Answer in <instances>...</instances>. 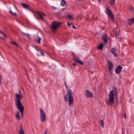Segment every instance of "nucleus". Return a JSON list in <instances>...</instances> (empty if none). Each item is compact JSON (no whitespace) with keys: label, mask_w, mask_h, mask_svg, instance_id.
<instances>
[{"label":"nucleus","mask_w":134,"mask_h":134,"mask_svg":"<svg viewBox=\"0 0 134 134\" xmlns=\"http://www.w3.org/2000/svg\"><path fill=\"white\" fill-rule=\"evenodd\" d=\"M26 36L29 39H30V37H29V34H26Z\"/></svg>","instance_id":"7c9ffc66"},{"label":"nucleus","mask_w":134,"mask_h":134,"mask_svg":"<svg viewBox=\"0 0 134 134\" xmlns=\"http://www.w3.org/2000/svg\"><path fill=\"white\" fill-rule=\"evenodd\" d=\"M15 117L18 120H19L20 119V117L18 111L17 112V113L15 115Z\"/></svg>","instance_id":"a211bd4d"},{"label":"nucleus","mask_w":134,"mask_h":134,"mask_svg":"<svg viewBox=\"0 0 134 134\" xmlns=\"http://www.w3.org/2000/svg\"><path fill=\"white\" fill-rule=\"evenodd\" d=\"M40 114L41 120L42 122H44L46 120V117L45 113L41 108L40 109Z\"/></svg>","instance_id":"39448f33"},{"label":"nucleus","mask_w":134,"mask_h":134,"mask_svg":"<svg viewBox=\"0 0 134 134\" xmlns=\"http://www.w3.org/2000/svg\"><path fill=\"white\" fill-rule=\"evenodd\" d=\"M36 13L42 20H44L42 16H45V15L42 12H40L38 11H36Z\"/></svg>","instance_id":"6e6552de"},{"label":"nucleus","mask_w":134,"mask_h":134,"mask_svg":"<svg viewBox=\"0 0 134 134\" xmlns=\"http://www.w3.org/2000/svg\"><path fill=\"white\" fill-rule=\"evenodd\" d=\"M72 65L74 66H75L76 65V64H75V63L72 64Z\"/></svg>","instance_id":"4c0bfd02"},{"label":"nucleus","mask_w":134,"mask_h":134,"mask_svg":"<svg viewBox=\"0 0 134 134\" xmlns=\"http://www.w3.org/2000/svg\"><path fill=\"white\" fill-rule=\"evenodd\" d=\"M47 132H46L44 134H46Z\"/></svg>","instance_id":"a18cd8bd"},{"label":"nucleus","mask_w":134,"mask_h":134,"mask_svg":"<svg viewBox=\"0 0 134 134\" xmlns=\"http://www.w3.org/2000/svg\"><path fill=\"white\" fill-rule=\"evenodd\" d=\"M40 53L43 56H44V53H43V52L42 51H40Z\"/></svg>","instance_id":"c85d7f7f"},{"label":"nucleus","mask_w":134,"mask_h":134,"mask_svg":"<svg viewBox=\"0 0 134 134\" xmlns=\"http://www.w3.org/2000/svg\"><path fill=\"white\" fill-rule=\"evenodd\" d=\"M67 25L68 26H70L71 25L73 24L72 23H69L68 21L67 22Z\"/></svg>","instance_id":"cd10ccee"},{"label":"nucleus","mask_w":134,"mask_h":134,"mask_svg":"<svg viewBox=\"0 0 134 134\" xmlns=\"http://www.w3.org/2000/svg\"><path fill=\"white\" fill-rule=\"evenodd\" d=\"M21 5L24 8H27L29 7V5H27L26 4L21 3Z\"/></svg>","instance_id":"412c9836"},{"label":"nucleus","mask_w":134,"mask_h":134,"mask_svg":"<svg viewBox=\"0 0 134 134\" xmlns=\"http://www.w3.org/2000/svg\"><path fill=\"white\" fill-rule=\"evenodd\" d=\"M116 96L117 91L116 90H112L109 93V101L108 104L111 103L112 104L114 102V94Z\"/></svg>","instance_id":"7ed1b4c3"},{"label":"nucleus","mask_w":134,"mask_h":134,"mask_svg":"<svg viewBox=\"0 0 134 134\" xmlns=\"http://www.w3.org/2000/svg\"><path fill=\"white\" fill-rule=\"evenodd\" d=\"M103 43H101L100 44V45L98 47V48L99 49H102L103 47Z\"/></svg>","instance_id":"393cba45"},{"label":"nucleus","mask_w":134,"mask_h":134,"mask_svg":"<svg viewBox=\"0 0 134 134\" xmlns=\"http://www.w3.org/2000/svg\"><path fill=\"white\" fill-rule=\"evenodd\" d=\"M102 38L105 43L107 42V36L105 34L103 35L102 37Z\"/></svg>","instance_id":"2eb2a0df"},{"label":"nucleus","mask_w":134,"mask_h":134,"mask_svg":"<svg viewBox=\"0 0 134 134\" xmlns=\"http://www.w3.org/2000/svg\"><path fill=\"white\" fill-rule=\"evenodd\" d=\"M53 9H54V10H55V9H57V8L55 7H52Z\"/></svg>","instance_id":"72a5a7b5"},{"label":"nucleus","mask_w":134,"mask_h":134,"mask_svg":"<svg viewBox=\"0 0 134 134\" xmlns=\"http://www.w3.org/2000/svg\"><path fill=\"white\" fill-rule=\"evenodd\" d=\"M116 51L115 48H113L111 49L110 52L112 53L115 57H117L118 55L117 53H116Z\"/></svg>","instance_id":"f8f14e48"},{"label":"nucleus","mask_w":134,"mask_h":134,"mask_svg":"<svg viewBox=\"0 0 134 134\" xmlns=\"http://www.w3.org/2000/svg\"><path fill=\"white\" fill-rule=\"evenodd\" d=\"M41 38L39 37L38 35H37V38H36V40L37 42L38 43H40V40Z\"/></svg>","instance_id":"f3484780"},{"label":"nucleus","mask_w":134,"mask_h":134,"mask_svg":"<svg viewBox=\"0 0 134 134\" xmlns=\"http://www.w3.org/2000/svg\"><path fill=\"white\" fill-rule=\"evenodd\" d=\"M116 0H110V3L111 5H113L114 3Z\"/></svg>","instance_id":"5701e85b"},{"label":"nucleus","mask_w":134,"mask_h":134,"mask_svg":"<svg viewBox=\"0 0 134 134\" xmlns=\"http://www.w3.org/2000/svg\"><path fill=\"white\" fill-rule=\"evenodd\" d=\"M133 9H134L133 7L132 6H131L130 8V9L132 11H133Z\"/></svg>","instance_id":"bb28decb"},{"label":"nucleus","mask_w":134,"mask_h":134,"mask_svg":"<svg viewBox=\"0 0 134 134\" xmlns=\"http://www.w3.org/2000/svg\"><path fill=\"white\" fill-rule=\"evenodd\" d=\"M85 95L88 98H92L93 96L92 94L90 91L87 90L85 92Z\"/></svg>","instance_id":"9d476101"},{"label":"nucleus","mask_w":134,"mask_h":134,"mask_svg":"<svg viewBox=\"0 0 134 134\" xmlns=\"http://www.w3.org/2000/svg\"><path fill=\"white\" fill-rule=\"evenodd\" d=\"M11 43L14 44L15 46H16L17 47L18 46V45L15 42H11Z\"/></svg>","instance_id":"c756f323"},{"label":"nucleus","mask_w":134,"mask_h":134,"mask_svg":"<svg viewBox=\"0 0 134 134\" xmlns=\"http://www.w3.org/2000/svg\"><path fill=\"white\" fill-rule=\"evenodd\" d=\"M72 55L74 57V60L77 62L83 65V63L81 62L79 58L76 57V55L74 53H72Z\"/></svg>","instance_id":"0eeeda50"},{"label":"nucleus","mask_w":134,"mask_h":134,"mask_svg":"<svg viewBox=\"0 0 134 134\" xmlns=\"http://www.w3.org/2000/svg\"><path fill=\"white\" fill-rule=\"evenodd\" d=\"M122 69V67L121 66L119 65L115 69V71L116 73L117 74H119Z\"/></svg>","instance_id":"9b49d317"},{"label":"nucleus","mask_w":134,"mask_h":134,"mask_svg":"<svg viewBox=\"0 0 134 134\" xmlns=\"http://www.w3.org/2000/svg\"><path fill=\"white\" fill-rule=\"evenodd\" d=\"M124 116L125 118V119L126 118V114L125 113V114Z\"/></svg>","instance_id":"e433bc0d"},{"label":"nucleus","mask_w":134,"mask_h":134,"mask_svg":"<svg viewBox=\"0 0 134 134\" xmlns=\"http://www.w3.org/2000/svg\"><path fill=\"white\" fill-rule=\"evenodd\" d=\"M67 14L66 15V16H65V17L67 18L69 20L73 19V16L70 14L68 13H67Z\"/></svg>","instance_id":"ddd939ff"},{"label":"nucleus","mask_w":134,"mask_h":134,"mask_svg":"<svg viewBox=\"0 0 134 134\" xmlns=\"http://www.w3.org/2000/svg\"><path fill=\"white\" fill-rule=\"evenodd\" d=\"M15 94L16 97L15 104L18 109L21 112L22 117H23V113L24 112V107L22 105L20 101L21 95L20 94L17 93H15Z\"/></svg>","instance_id":"f03ea898"},{"label":"nucleus","mask_w":134,"mask_h":134,"mask_svg":"<svg viewBox=\"0 0 134 134\" xmlns=\"http://www.w3.org/2000/svg\"><path fill=\"white\" fill-rule=\"evenodd\" d=\"M108 69L109 71H110L113 68V65L112 63L110 61L108 60Z\"/></svg>","instance_id":"4468645a"},{"label":"nucleus","mask_w":134,"mask_h":134,"mask_svg":"<svg viewBox=\"0 0 134 134\" xmlns=\"http://www.w3.org/2000/svg\"><path fill=\"white\" fill-rule=\"evenodd\" d=\"M19 93H20V94H21V92H20V90H19Z\"/></svg>","instance_id":"ea45409f"},{"label":"nucleus","mask_w":134,"mask_h":134,"mask_svg":"<svg viewBox=\"0 0 134 134\" xmlns=\"http://www.w3.org/2000/svg\"><path fill=\"white\" fill-rule=\"evenodd\" d=\"M72 25V27L74 29H76V28L75 26L73 24Z\"/></svg>","instance_id":"473e14b6"},{"label":"nucleus","mask_w":134,"mask_h":134,"mask_svg":"<svg viewBox=\"0 0 134 134\" xmlns=\"http://www.w3.org/2000/svg\"><path fill=\"white\" fill-rule=\"evenodd\" d=\"M133 20L134 22V18H133Z\"/></svg>","instance_id":"37998d69"},{"label":"nucleus","mask_w":134,"mask_h":134,"mask_svg":"<svg viewBox=\"0 0 134 134\" xmlns=\"http://www.w3.org/2000/svg\"><path fill=\"white\" fill-rule=\"evenodd\" d=\"M60 23L58 21H54L52 24L51 29L53 31H55L60 26Z\"/></svg>","instance_id":"20e7f679"},{"label":"nucleus","mask_w":134,"mask_h":134,"mask_svg":"<svg viewBox=\"0 0 134 134\" xmlns=\"http://www.w3.org/2000/svg\"><path fill=\"white\" fill-rule=\"evenodd\" d=\"M114 35L116 36V38H117L120 34L119 29L118 27L116 28L114 31Z\"/></svg>","instance_id":"1a4fd4ad"},{"label":"nucleus","mask_w":134,"mask_h":134,"mask_svg":"<svg viewBox=\"0 0 134 134\" xmlns=\"http://www.w3.org/2000/svg\"><path fill=\"white\" fill-rule=\"evenodd\" d=\"M108 7L106 13L107 14H108L109 16L110 17L111 21L113 22H114V18L113 16V15L112 13V12L110 10Z\"/></svg>","instance_id":"423d86ee"},{"label":"nucleus","mask_w":134,"mask_h":134,"mask_svg":"<svg viewBox=\"0 0 134 134\" xmlns=\"http://www.w3.org/2000/svg\"><path fill=\"white\" fill-rule=\"evenodd\" d=\"M10 13H11V14L13 16H16L17 15H16V13H13V12L11 10H10Z\"/></svg>","instance_id":"b1692460"},{"label":"nucleus","mask_w":134,"mask_h":134,"mask_svg":"<svg viewBox=\"0 0 134 134\" xmlns=\"http://www.w3.org/2000/svg\"><path fill=\"white\" fill-rule=\"evenodd\" d=\"M100 124L102 127L103 128L104 127V122L103 120H101Z\"/></svg>","instance_id":"4be33fe9"},{"label":"nucleus","mask_w":134,"mask_h":134,"mask_svg":"<svg viewBox=\"0 0 134 134\" xmlns=\"http://www.w3.org/2000/svg\"><path fill=\"white\" fill-rule=\"evenodd\" d=\"M100 1H101V0H99V2H100Z\"/></svg>","instance_id":"79ce46f5"},{"label":"nucleus","mask_w":134,"mask_h":134,"mask_svg":"<svg viewBox=\"0 0 134 134\" xmlns=\"http://www.w3.org/2000/svg\"><path fill=\"white\" fill-rule=\"evenodd\" d=\"M22 34H23V35H25L26 36V34H27V33H25L24 32H23Z\"/></svg>","instance_id":"2f4dec72"},{"label":"nucleus","mask_w":134,"mask_h":134,"mask_svg":"<svg viewBox=\"0 0 134 134\" xmlns=\"http://www.w3.org/2000/svg\"><path fill=\"white\" fill-rule=\"evenodd\" d=\"M21 98H23V96H21Z\"/></svg>","instance_id":"58836bf2"},{"label":"nucleus","mask_w":134,"mask_h":134,"mask_svg":"<svg viewBox=\"0 0 134 134\" xmlns=\"http://www.w3.org/2000/svg\"><path fill=\"white\" fill-rule=\"evenodd\" d=\"M105 102H106V103H107V100H105Z\"/></svg>","instance_id":"c03bdc74"},{"label":"nucleus","mask_w":134,"mask_h":134,"mask_svg":"<svg viewBox=\"0 0 134 134\" xmlns=\"http://www.w3.org/2000/svg\"><path fill=\"white\" fill-rule=\"evenodd\" d=\"M36 49V50H37L38 51L40 52V51L38 49H37L36 47H35Z\"/></svg>","instance_id":"f704fd0d"},{"label":"nucleus","mask_w":134,"mask_h":134,"mask_svg":"<svg viewBox=\"0 0 134 134\" xmlns=\"http://www.w3.org/2000/svg\"><path fill=\"white\" fill-rule=\"evenodd\" d=\"M65 84L67 91V94L64 96L65 101L68 102L69 105L71 107L74 102V99L72 96V91L70 89H68L67 86L66 85V83L65 82Z\"/></svg>","instance_id":"f257e3e1"},{"label":"nucleus","mask_w":134,"mask_h":134,"mask_svg":"<svg viewBox=\"0 0 134 134\" xmlns=\"http://www.w3.org/2000/svg\"><path fill=\"white\" fill-rule=\"evenodd\" d=\"M19 134H25L22 125L20 127V128L19 132Z\"/></svg>","instance_id":"dca6fc26"},{"label":"nucleus","mask_w":134,"mask_h":134,"mask_svg":"<svg viewBox=\"0 0 134 134\" xmlns=\"http://www.w3.org/2000/svg\"><path fill=\"white\" fill-rule=\"evenodd\" d=\"M64 9H65V8H63L62 9V10H63Z\"/></svg>","instance_id":"a19ab883"},{"label":"nucleus","mask_w":134,"mask_h":134,"mask_svg":"<svg viewBox=\"0 0 134 134\" xmlns=\"http://www.w3.org/2000/svg\"><path fill=\"white\" fill-rule=\"evenodd\" d=\"M133 18L131 19H129L128 20V24L130 25H132L134 23L133 20Z\"/></svg>","instance_id":"aec40b11"},{"label":"nucleus","mask_w":134,"mask_h":134,"mask_svg":"<svg viewBox=\"0 0 134 134\" xmlns=\"http://www.w3.org/2000/svg\"><path fill=\"white\" fill-rule=\"evenodd\" d=\"M1 76L0 75V84L1 83Z\"/></svg>","instance_id":"c9c22d12"},{"label":"nucleus","mask_w":134,"mask_h":134,"mask_svg":"<svg viewBox=\"0 0 134 134\" xmlns=\"http://www.w3.org/2000/svg\"><path fill=\"white\" fill-rule=\"evenodd\" d=\"M0 33L3 35V36L6 38H7V37L6 35L3 33L1 31H0Z\"/></svg>","instance_id":"a878e982"},{"label":"nucleus","mask_w":134,"mask_h":134,"mask_svg":"<svg viewBox=\"0 0 134 134\" xmlns=\"http://www.w3.org/2000/svg\"><path fill=\"white\" fill-rule=\"evenodd\" d=\"M61 5L63 6H66V4L64 0H63L61 3Z\"/></svg>","instance_id":"6ab92c4d"},{"label":"nucleus","mask_w":134,"mask_h":134,"mask_svg":"<svg viewBox=\"0 0 134 134\" xmlns=\"http://www.w3.org/2000/svg\"><path fill=\"white\" fill-rule=\"evenodd\" d=\"M81 0H79V1H80Z\"/></svg>","instance_id":"49530a36"}]
</instances>
